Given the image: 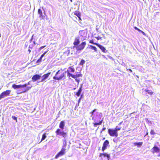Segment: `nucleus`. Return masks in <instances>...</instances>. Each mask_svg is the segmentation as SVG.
Here are the masks:
<instances>
[{
    "label": "nucleus",
    "mask_w": 160,
    "mask_h": 160,
    "mask_svg": "<svg viewBox=\"0 0 160 160\" xmlns=\"http://www.w3.org/2000/svg\"><path fill=\"white\" fill-rule=\"evenodd\" d=\"M148 132H147V133L146 134L145 136H147L148 135Z\"/></svg>",
    "instance_id": "nucleus-44"
},
{
    "label": "nucleus",
    "mask_w": 160,
    "mask_h": 160,
    "mask_svg": "<svg viewBox=\"0 0 160 160\" xmlns=\"http://www.w3.org/2000/svg\"><path fill=\"white\" fill-rule=\"evenodd\" d=\"M142 142H135L134 144L135 146H137L138 147H140L142 144Z\"/></svg>",
    "instance_id": "nucleus-20"
},
{
    "label": "nucleus",
    "mask_w": 160,
    "mask_h": 160,
    "mask_svg": "<svg viewBox=\"0 0 160 160\" xmlns=\"http://www.w3.org/2000/svg\"><path fill=\"white\" fill-rule=\"evenodd\" d=\"M46 137H47V136H46V133H44V134H43L42 135V139H41V140L39 142V143H40V142H41L42 141L44 140L46 138Z\"/></svg>",
    "instance_id": "nucleus-23"
},
{
    "label": "nucleus",
    "mask_w": 160,
    "mask_h": 160,
    "mask_svg": "<svg viewBox=\"0 0 160 160\" xmlns=\"http://www.w3.org/2000/svg\"><path fill=\"white\" fill-rule=\"evenodd\" d=\"M51 72H49L47 74H44L42 76V79L41 80L40 82H42L44 81L45 79H47L49 76V75L50 74Z\"/></svg>",
    "instance_id": "nucleus-13"
},
{
    "label": "nucleus",
    "mask_w": 160,
    "mask_h": 160,
    "mask_svg": "<svg viewBox=\"0 0 160 160\" xmlns=\"http://www.w3.org/2000/svg\"><path fill=\"white\" fill-rule=\"evenodd\" d=\"M57 135H60L63 138H66L67 135V133L63 131H61L59 128H58L55 131Z\"/></svg>",
    "instance_id": "nucleus-5"
},
{
    "label": "nucleus",
    "mask_w": 160,
    "mask_h": 160,
    "mask_svg": "<svg viewBox=\"0 0 160 160\" xmlns=\"http://www.w3.org/2000/svg\"><path fill=\"white\" fill-rule=\"evenodd\" d=\"M81 99V98H80L79 99V100H78V104L80 103V102Z\"/></svg>",
    "instance_id": "nucleus-38"
},
{
    "label": "nucleus",
    "mask_w": 160,
    "mask_h": 160,
    "mask_svg": "<svg viewBox=\"0 0 160 160\" xmlns=\"http://www.w3.org/2000/svg\"><path fill=\"white\" fill-rule=\"evenodd\" d=\"M85 61L84 60L82 59L79 63V65L82 66L85 64Z\"/></svg>",
    "instance_id": "nucleus-24"
},
{
    "label": "nucleus",
    "mask_w": 160,
    "mask_h": 160,
    "mask_svg": "<svg viewBox=\"0 0 160 160\" xmlns=\"http://www.w3.org/2000/svg\"><path fill=\"white\" fill-rule=\"evenodd\" d=\"M47 52H48L47 51H46L43 54H44L45 55Z\"/></svg>",
    "instance_id": "nucleus-39"
},
{
    "label": "nucleus",
    "mask_w": 160,
    "mask_h": 160,
    "mask_svg": "<svg viewBox=\"0 0 160 160\" xmlns=\"http://www.w3.org/2000/svg\"><path fill=\"white\" fill-rule=\"evenodd\" d=\"M105 137L103 138V139H102V140H104V139H105Z\"/></svg>",
    "instance_id": "nucleus-47"
},
{
    "label": "nucleus",
    "mask_w": 160,
    "mask_h": 160,
    "mask_svg": "<svg viewBox=\"0 0 160 160\" xmlns=\"http://www.w3.org/2000/svg\"><path fill=\"white\" fill-rule=\"evenodd\" d=\"M90 46L91 48L92 49H93L94 51L97 52V49L95 46H93L92 45H90Z\"/></svg>",
    "instance_id": "nucleus-26"
},
{
    "label": "nucleus",
    "mask_w": 160,
    "mask_h": 160,
    "mask_svg": "<svg viewBox=\"0 0 160 160\" xmlns=\"http://www.w3.org/2000/svg\"><path fill=\"white\" fill-rule=\"evenodd\" d=\"M145 91L146 92H147L148 94L151 95H152L153 93V92L151 90H149L147 89H146Z\"/></svg>",
    "instance_id": "nucleus-21"
},
{
    "label": "nucleus",
    "mask_w": 160,
    "mask_h": 160,
    "mask_svg": "<svg viewBox=\"0 0 160 160\" xmlns=\"http://www.w3.org/2000/svg\"><path fill=\"white\" fill-rule=\"evenodd\" d=\"M38 14H39V17L40 18H42V19H44V18L45 17L43 15L42 11L40 9H38Z\"/></svg>",
    "instance_id": "nucleus-16"
},
{
    "label": "nucleus",
    "mask_w": 160,
    "mask_h": 160,
    "mask_svg": "<svg viewBox=\"0 0 160 160\" xmlns=\"http://www.w3.org/2000/svg\"><path fill=\"white\" fill-rule=\"evenodd\" d=\"M108 132L111 136L115 137H117L118 136V132H116V130L115 129H108Z\"/></svg>",
    "instance_id": "nucleus-6"
},
{
    "label": "nucleus",
    "mask_w": 160,
    "mask_h": 160,
    "mask_svg": "<svg viewBox=\"0 0 160 160\" xmlns=\"http://www.w3.org/2000/svg\"><path fill=\"white\" fill-rule=\"evenodd\" d=\"M65 151L66 149L62 147L60 151L55 156V158L57 159L59 157L64 155L65 153Z\"/></svg>",
    "instance_id": "nucleus-8"
},
{
    "label": "nucleus",
    "mask_w": 160,
    "mask_h": 160,
    "mask_svg": "<svg viewBox=\"0 0 160 160\" xmlns=\"http://www.w3.org/2000/svg\"><path fill=\"white\" fill-rule=\"evenodd\" d=\"M98 118H99V119H101V117H100V116H99L98 117Z\"/></svg>",
    "instance_id": "nucleus-45"
},
{
    "label": "nucleus",
    "mask_w": 160,
    "mask_h": 160,
    "mask_svg": "<svg viewBox=\"0 0 160 160\" xmlns=\"http://www.w3.org/2000/svg\"><path fill=\"white\" fill-rule=\"evenodd\" d=\"M121 123H122V122H120L119 124V125L121 124Z\"/></svg>",
    "instance_id": "nucleus-48"
},
{
    "label": "nucleus",
    "mask_w": 160,
    "mask_h": 160,
    "mask_svg": "<svg viewBox=\"0 0 160 160\" xmlns=\"http://www.w3.org/2000/svg\"><path fill=\"white\" fill-rule=\"evenodd\" d=\"M84 32L83 31H81L79 32V33L81 36H83L85 35V34H84Z\"/></svg>",
    "instance_id": "nucleus-28"
},
{
    "label": "nucleus",
    "mask_w": 160,
    "mask_h": 160,
    "mask_svg": "<svg viewBox=\"0 0 160 160\" xmlns=\"http://www.w3.org/2000/svg\"><path fill=\"white\" fill-rule=\"evenodd\" d=\"M66 144H65V146H64V148L66 147Z\"/></svg>",
    "instance_id": "nucleus-49"
},
{
    "label": "nucleus",
    "mask_w": 160,
    "mask_h": 160,
    "mask_svg": "<svg viewBox=\"0 0 160 160\" xmlns=\"http://www.w3.org/2000/svg\"><path fill=\"white\" fill-rule=\"evenodd\" d=\"M134 28L137 30H138L139 32H141L142 34L144 35H145V33L143 31L141 30L140 29L138 28H137L136 27H134Z\"/></svg>",
    "instance_id": "nucleus-22"
},
{
    "label": "nucleus",
    "mask_w": 160,
    "mask_h": 160,
    "mask_svg": "<svg viewBox=\"0 0 160 160\" xmlns=\"http://www.w3.org/2000/svg\"><path fill=\"white\" fill-rule=\"evenodd\" d=\"M42 58L40 57L37 61L36 62L37 63H40L41 62Z\"/></svg>",
    "instance_id": "nucleus-30"
},
{
    "label": "nucleus",
    "mask_w": 160,
    "mask_h": 160,
    "mask_svg": "<svg viewBox=\"0 0 160 160\" xmlns=\"http://www.w3.org/2000/svg\"><path fill=\"white\" fill-rule=\"evenodd\" d=\"M82 85L80 87L79 90L77 92H76V93L75 94L77 96H79L80 95V93L81 92V91H82Z\"/></svg>",
    "instance_id": "nucleus-18"
},
{
    "label": "nucleus",
    "mask_w": 160,
    "mask_h": 160,
    "mask_svg": "<svg viewBox=\"0 0 160 160\" xmlns=\"http://www.w3.org/2000/svg\"><path fill=\"white\" fill-rule=\"evenodd\" d=\"M73 13L74 15L77 16L78 17L80 21L81 20V14L79 11H76L73 12Z\"/></svg>",
    "instance_id": "nucleus-14"
},
{
    "label": "nucleus",
    "mask_w": 160,
    "mask_h": 160,
    "mask_svg": "<svg viewBox=\"0 0 160 160\" xmlns=\"http://www.w3.org/2000/svg\"><path fill=\"white\" fill-rule=\"evenodd\" d=\"M103 121V119H102L101 121H99L98 122H93V126L94 127H96L98 125H100L102 124Z\"/></svg>",
    "instance_id": "nucleus-17"
},
{
    "label": "nucleus",
    "mask_w": 160,
    "mask_h": 160,
    "mask_svg": "<svg viewBox=\"0 0 160 160\" xmlns=\"http://www.w3.org/2000/svg\"><path fill=\"white\" fill-rule=\"evenodd\" d=\"M12 118L13 119L15 120L16 122H17V117H15L14 116H12Z\"/></svg>",
    "instance_id": "nucleus-32"
},
{
    "label": "nucleus",
    "mask_w": 160,
    "mask_h": 160,
    "mask_svg": "<svg viewBox=\"0 0 160 160\" xmlns=\"http://www.w3.org/2000/svg\"><path fill=\"white\" fill-rule=\"evenodd\" d=\"M105 129H106L105 128H103L101 130V132H102L103 131L105 130Z\"/></svg>",
    "instance_id": "nucleus-35"
},
{
    "label": "nucleus",
    "mask_w": 160,
    "mask_h": 160,
    "mask_svg": "<svg viewBox=\"0 0 160 160\" xmlns=\"http://www.w3.org/2000/svg\"><path fill=\"white\" fill-rule=\"evenodd\" d=\"M89 42L90 43L93 44L97 45L101 49V50L103 52L105 53L107 52V51L106 50L105 48L103 46L98 43L94 42H93V39L90 40L89 41Z\"/></svg>",
    "instance_id": "nucleus-4"
},
{
    "label": "nucleus",
    "mask_w": 160,
    "mask_h": 160,
    "mask_svg": "<svg viewBox=\"0 0 160 160\" xmlns=\"http://www.w3.org/2000/svg\"><path fill=\"white\" fill-rule=\"evenodd\" d=\"M65 72L61 69L58 70L53 77V79L55 80H59L62 79L65 77Z\"/></svg>",
    "instance_id": "nucleus-3"
},
{
    "label": "nucleus",
    "mask_w": 160,
    "mask_h": 160,
    "mask_svg": "<svg viewBox=\"0 0 160 160\" xmlns=\"http://www.w3.org/2000/svg\"><path fill=\"white\" fill-rule=\"evenodd\" d=\"M150 133L151 135H153L155 134V133L154 130L151 129L150 132Z\"/></svg>",
    "instance_id": "nucleus-29"
},
{
    "label": "nucleus",
    "mask_w": 160,
    "mask_h": 160,
    "mask_svg": "<svg viewBox=\"0 0 160 160\" xmlns=\"http://www.w3.org/2000/svg\"><path fill=\"white\" fill-rule=\"evenodd\" d=\"M44 54H42L41 56H40V57L41 58H42L44 56Z\"/></svg>",
    "instance_id": "nucleus-37"
},
{
    "label": "nucleus",
    "mask_w": 160,
    "mask_h": 160,
    "mask_svg": "<svg viewBox=\"0 0 160 160\" xmlns=\"http://www.w3.org/2000/svg\"><path fill=\"white\" fill-rule=\"evenodd\" d=\"M115 129L116 130V132H118V131L120 130L121 129V128L118 127V126H116Z\"/></svg>",
    "instance_id": "nucleus-31"
},
{
    "label": "nucleus",
    "mask_w": 160,
    "mask_h": 160,
    "mask_svg": "<svg viewBox=\"0 0 160 160\" xmlns=\"http://www.w3.org/2000/svg\"><path fill=\"white\" fill-rule=\"evenodd\" d=\"M74 71L75 69L74 68L72 67H69L67 71L68 76L69 77H71L75 79L77 82H79V80L77 79V78L82 77V75L81 72H77L75 73V74H72L70 73L71 72H73Z\"/></svg>",
    "instance_id": "nucleus-1"
},
{
    "label": "nucleus",
    "mask_w": 160,
    "mask_h": 160,
    "mask_svg": "<svg viewBox=\"0 0 160 160\" xmlns=\"http://www.w3.org/2000/svg\"><path fill=\"white\" fill-rule=\"evenodd\" d=\"M71 2H72V0H70Z\"/></svg>",
    "instance_id": "nucleus-50"
},
{
    "label": "nucleus",
    "mask_w": 160,
    "mask_h": 160,
    "mask_svg": "<svg viewBox=\"0 0 160 160\" xmlns=\"http://www.w3.org/2000/svg\"><path fill=\"white\" fill-rule=\"evenodd\" d=\"M102 156H103L104 157H107L108 158H110L109 155L106 153H100L99 156L100 157H102Z\"/></svg>",
    "instance_id": "nucleus-19"
},
{
    "label": "nucleus",
    "mask_w": 160,
    "mask_h": 160,
    "mask_svg": "<svg viewBox=\"0 0 160 160\" xmlns=\"http://www.w3.org/2000/svg\"><path fill=\"white\" fill-rule=\"evenodd\" d=\"M29 89V88H27L26 89H25L24 90H22L21 92L19 93L26 92Z\"/></svg>",
    "instance_id": "nucleus-27"
},
{
    "label": "nucleus",
    "mask_w": 160,
    "mask_h": 160,
    "mask_svg": "<svg viewBox=\"0 0 160 160\" xmlns=\"http://www.w3.org/2000/svg\"><path fill=\"white\" fill-rule=\"evenodd\" d=\"M65 126V122L64 121H61L60 122L59 125V127L62 129H63L64 128Z\"/></svg>",
    "instance_id": "nucleus-15"
},
{
    "label": "nucleus",
    "mask_w": 160,
    "mask_h": 160,
    "mask_svg": "<svg viewBox=\"0 0 160 160\" xmlns=\"http://www.w3.org/2000/svg\"><path fill=\"white\" fill-rule=\"evenodd\" d=\"M80 42L79 38H76L75 39L73 43L74 46L73 47L75 48L77 51H81L82 50L85 48L86 43L85 42H83L78 45Z\"/></svg>",
    "instance_id": "nucleus-2"
},
{
    "label": "nucleus",
    "mask_w": 160,
    "mask_h": 160,
    "mask_svg": "<svg viewBox=\"0 0 160 160\" xmlns=\"http://www.w3.org/2000/svg\"><path fill=\"white\" fill-rule=\"evenodd\" d=\"M47 52H48L47 51H46L43 54H44L45 55Z\"/></svg>",
    "instance_id": "nucleus-41"
},
{
    "label": "nucleus",
    "mask_w": 160,
    "mask_h": 160,
    "mask_svg": "<svg viewBox=\"0 0 160 160\" xmlns=\"http://www.w3.org/2000/svg\"><path fill=\"white\" fill-rule=\"evenodd\" d=\"M33 36H34V35H32V38H31V39L30 40V41L31 42V41H32V40L33 38Z\"/></svg>",
    "instance_id": "nucleus-36"
},
{
    "label": "nucleus",
    "mask_w": 160,
    "mask_h": 160,
    "mask_svg": "<svg viewBox=\"0 0 160 160\" xmlns=\"http://www.w3.org/2000/svg\"><path fill=\"white\" fill-rule=\"evenodd\" d=\"M109 142L107 140H105L103 143V145L102 147V151L104 152L105 149L107 148V147L109 146Z\"/></svg>",
    "instance_id": "nucleus-9"
},
{
    "label": "nucleus",
    "mask_w": 160,
    "mask_h": 160,
    "mask_svg": "<svg viewBox=\"0 0 160 160\" xmlns=\"http://www.w3.org/2000/svg\"><path fill=\"white\" fill-rule=\"evenodd\" d=\"M11 92L10 90H7L2 92L0 94V100L6 97L9 96Z\"/></svg>",
    "instance_id": "nucleus-7"
},
{
    "label": "nucleus",
    "mask_w": 160,
    "mask_h": 160,
    "mask_svg": "<svg viewBox=\"0 0 160 160\" xmlns=\"http://www.w3.org/2000/svg\"><path fill=\"white\" fill-rule=\"evenodd\" d=\"M47 52H48L47 51H46L43 54H44L45 55Z\"/></svg>",
    "instance_id": "nucleus-40"
},
{
    "label": "nucleus",
    "mask_w": 160,
    "mask_h": 160,
    "mask_svg": "<svg viewBox=\"0 0 160 160\" xmlns=\"http://www.w3.org/2000/svg\"><path fill=\"white\" fill-rule=\"evenodd\" d=\"M159 1H160V0H159Z\"/></svg>",
    "instance_id": "nucleus-51"
},
{
    "label": "nucleus",
    "mask_w": 160,
    "mask_h": 160,
    "mask_svg": "<svg viewBox=\"0 0 160 160\" xmlns=\"http://www.w3.org/2000/svg\"><path fill=\"white\" fill-rule=\"evenodd\" d=\"M28 52H29V53H30V52H31V50H30V49H29L28 50Z\"/></svg>",
    "instance_id": "nucleus-43"
},
{
    "label": "nucleus",
    "mask_w": 160,
    "mask_h": 160,
    "mask_svg": "<svg viewBox=\"0 0 160 160\" xmlns=\"http://www.w3.org/2000/svg\"><path fill=\"white\" fill-rule=\"evenodd\" d=\"M28 84H25L23 85H16L15 84H13L12 85V87L14 89H16L21 88H23L26 87L27 86Z\"/></svg>",
    "instance_id": "nucleus-10"
},
{
    "label": "nucleus",
    "mask_w": 160,
    "mask_h": 160,
    "mask_svg": "<svg viewBox=\"0 0 160 160\" xmlns=\"http://www.w3.org/2000/svg\"><path fill=\"white\" fill-rule=\"evenodd\" d=\"M95 38H96L98 40L101 39V38L100 36L96 37H95Z\"/></svg>",
    "instance_id": "nucleus-34"
},
{
    "label": "nucleus",
    "mask_w": 160,
    "mask_h": 160,
    "mask_svg": "<svg viewBox=\"0 0 160 160\" xmlns=\"http://www.w3.org/2000/svg\"><path fill=\"white\" fill-rule=\"evenodd\" d=\"M160 151V149L156 146H154L151 149V152L153 154L158 153Z\"/></svg>",
    "instance_id": "nucleus-11"
},
{
    "label": "nucleus",
    "mask_w": 160,
    "mask_h": 160,
    "mask_svg": "<svg viewBox=\"0 0 160 160\" xmlns=\"http://www.w3.org/2000/svg\"><path fill=\"white\" fill-rule=\"evenodd\" d=\"M46 47V46H41V47L39 48V50H41L42 49H43V48H44L45 47Z\"/></svg>",
    "instance_id": "nucleus-33"
},
{
    "label": "nucleus",
    "mask_w": 160,
    "mask_h": 160,
    "mask_svg": "<svg viewBox=\"0 0 160 160\" xmlns=\"http://www.w3.org/2000/svg\"><path fill=\"white\" fill-rule=\"evenodd\" d=\"M96 109H94V110H93L92 112H90V113L91 114V117H92V119L93 120L94 117L93 116L94 112L96 111Z\"/></svg>",
    "instance_id": "nucleus-25"
},
{
    "label": "nucleus",
    "mask_w": 160,
    "mask_h": 160,
    "mask_svg": "<svg viewBox=\"0 0 160 160\" xmlns=\"http://www.w3.org/2000/svg\"><path fill=\"white\" fill-rule=\"evenodd\" d=\"M158 157H160V154H159L158 155Z\"/></svg>",
    "instance_id": "nucleus-46"
},
{
    "label": "nucleus",
    "mask_w": 160,
    "mask_h": 160,
    "mask_svg": "<svg viewBox=\"0 0 160 160\" xmlns=\"http://www.w3.org/2000/svg\"><path fill=\"white\" fill-rule=\"evenodd\" d=\"M128 70L129 71H130V72H132V70H131V69H128Z\"/></svg>",
    "instance_id": "nucleus-42"
},
{
    "label": "nucleus",
    "mask_w": 160,
    "mask_h": 160,
    "mask_svg": "<svg viewBox=\"0 0 160 160\" xmlns=\"http://www.w3.org/2000/svg\"><path fill=\"white\" fill-rule=\"evenodd\" d=\"M41 77V76L39 74H36L32 77V79L33 82H34L37 80L40 79Z\"/></svg>",
    "instance_id": "nucleus-12"
}]
</instances>
